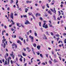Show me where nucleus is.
<instances>
[{"label":"nucleus","instance_id":"7c9ffc66","mask_svg":"<svg viewBox=\"0 0 66 66\" xmlns=\"http://www.w3.org/2000/svg\"><path fill=\"white\" fill-rule=\"evenodd\" d=\"M63 34V36H65L66 35V33H64Z\"/></svg>","mask_w":66,"mask_h":66},{"label":"nucleus","instance_id":"2f4dec72","mask_svg":"<svg viewBox=\"0 0 66 66\" xmlns=\"http://www.w3.org/2000/svg\"><path fill=\"white\" fill-rule=\"evenodd\" d=\"M20 42V41H19V40H18V41L17 42V43H19Z\"/></svg>","mask_w":66,"mask_h":66},{"label":"nucleus","instance_id":"f257e3e1","mask_svg":"<svg viewBox=\"0 0 66 66\" xmlns=\"http://www.w3.org/2000/svg\"><path fill=\"white\" fill-rule=\"evenodd\" d=\"M8 60H7V62H8L7 63V59H6V60L5 61V64H4V65L5 66V65H9V63H10V60H11V57H9V58H7Z\"/></svg>","mask_w":66,"mask_h":66},{"label":"nucleus","instance_id":"e433bc0d","mask_svg":"<svg viewBox=\"0 0 66 66\" xmlns=\"http://www.w3.org/2000/svg\"><path fill=\"white\" fill-rule=\"evenodd\" d=\"M18 0H16V4H17V3H18Z\"/></svg>","mask_w":66,"mask_h":66},{"label":"nucleus","instance_id":"1a4fd4ad","mask_svg":"<svg viewBox=\"0 0 66 66\" xmlns=\"http://www.w3.org/2000/svg\"><path fill=\"white\" fill-rule=\"evenodd\" d=\"M56 11L55 10V7L54 8V13L55 14H56Z\"/></svg>","mask_w":66,"mask_h":66},{"label":"nucleus","instance_id":"20e7f679","mask_svg":"<svg viewBox=\"0 0 66 66\" xmlns=\"http://www.w3.org/2000/svg\"><path fill=\"white\" fill-rule=\"evenodd\" d=\"M10 18H12V19H14V16H13V13H11L10 15Z\"/></svg>","mask_w":66,"mask_h":66},{"label":"nucleus","instance_id":"774afa93","mask_svg":"<svg viewBox=\"0 0 66 66\" xmlns=\"http://www.w3.org/2000/svg\"><path fill=\"white\" fill-rule=\"evenodd\" d=\"M27 63L24 64V66H27Z\"/></svg>","mask_w":66,"mask_h":66},{"label":"nucleus","instance_id":"58836bf2","mask_svg":"<svg viewBox=\"0 0 66 66\" xmlns=\"http://www.w3.org/2000/svg\"><path fill=\"white\" fill-rule=\"evenodd\" d=\"M23 17H24L26 18V17H27V16L26 15H24L23 16Z\"/></svg>","mask_w":66,"mask_h":66},{"label":"nucleus","instance_id":"2eb2a0df","mask_svg":"<svg viewBox=\"0 0 66 66\" xmlns=\"http://www.w3.org/2000/svg\"><path fill=\"white\" fill-rule=\"evenodd\" d=\"M37 48H38V50H40V46H37Z\"/></svg>","mask_w":66,"mask_h":66},{"label":"nucleus","instance_id":"bf43d9fd","mask_svg":"<svg viewBox=\"0 0 66 66\" xmlns=\"http://www.w3.org/2000/svg\"><path fill=\"white\" fill-rule=\"evenodd\" d=\"M16 25L17 26H18L19 25V23H17L16 24Z\"/></svg>","mask_w":66,"mask_h":66},{"label":"nucleus","instance_id":"09e8293b","mask_svg":"<svg viewBox=\"0 0 66 66\" xmlns=\"http://www.w3.org/2000/svg\"><path fill=\"white\" fill-rule=\"evenodd\" d=\"M50 60H51V61H53V59L50 56Z\"/></svg>","mask_w":66,"mask_h":66},{"label":"nucleus","instance_id":"de8ad7c7","mask_svg":"<svg viewBox=\"0 0 66 66\" xmlns=\"http://www.w3.org/2000/svg\"><path fill=\"white\" fill-rule=\"evenodd\" d=\"M4 28H5V29H6L7 28V27H6V26L5 25H4Z\"/></svg>","mask_w":66,"mask_h":66},{"label":"nucleus","instance_id":"f3484780","mask_svg":"<svg viewBox=\"0 0 66 66\" xmlns=\"http://www.w3.org/2000/svg\"><path fill=\"white\" fill-rule=\"evenodd\" d=\"M22 54L23 56H26L27 55L24 53H23Z\"/></svg>","mask_w":66,"mask_h":66},{"label":"nucleus","instance_id":"9b49d317","mask_svg":"<svg viewBox=\"0 0 66 66\" xmlns=\"http://www.w3.org/2000/svg\"><path fill=\"white\" fill-rule=\"evenodd\" d=\"M31 49H32V51L33 52V53H34V54L35 55V52H34V49L33 47H32L31 48Z\"/></svg>","mask_w":66,"mask_h":66},{"label":"nucleus","instance_id":"dca6fc26","mask_svg":"<svg viewBox=\"0 0 66 66\" xmlns=\"http://www.w3.org/2000/svg\"><path fill=\"white\" fill-rule=\"evenodd\" d=\"M34 58H32L31 59V63H33V59H34Z\"/></svg>","mask_w":66,"mask_h":66},{"label":"nucleus","instance_id":"a878e982","mask_svg":"<svg viewBox=\"0 0 66 66\" xmlns=\"http://www.w3.org/2000/svg\"><path fill=\"white\" fill-rule=\"evenodd\" d=\"M39 25L40 27H41V22H39Z\"/></svg>","mask_w":66,"mask_h":66},{"label":"nucleus","instance_id":"4be33fe9","mask_svg":"<svg viewBox=\"0 0 66 66\" xmlns=\"http://www.w3.org/2000/svg\"><path fill=\"white\" fill-rule=\"evenodd\" d=\"M46 6L48 8H49V5L48 4H46Z\"/></svg>","mask_w":66,"mask_h":66},{"label":"nucleus","instance_id":"aec40b11","mask_svg":"<svg viewBox=\"0 0 66 66\" xmlns=\"http://www.w3.org/2000/svg\"><path fill=\"white\" fill-rule=\"evenodd\" d=\"M20 25H21V26L22 27V28H24V25H23L22 24H20Z\"/></svg>","mask_w":66,"mask_h":66},{"label":"nucleus","instance_id":"6e6552de","mask_svg":"<svg viewBox=\"0 0 66 66\" xmlns=\"http://www.w3.org/2000/svg\"><path fill=\"white\" fill-rule=\"evenodd\" d=\"M12 46H15V48H17V45H16L15 44L13 43L12 44Z\"/></svg>","mask_w":66,"mask_h":66},{"label":"nucleus","instance_id":"bb28decb","mask_svg":"<svg viewBox=\"0 0 66 66\" xmlns=\"http://www.w3.org/2000/svg\"><path fill=\"white\" fill-rule=\"evenodd\" d=\"M32 13H28V15L29 16L30 15H32Z\"/></svg>","mask_w":66,"mask_h":66},{"label":"nucleus","instance_id":"13d9d810","mask_svg":"<svg viewBox=\"0 0 66 66\" xmlns=\"http://www.w3.org/2000/svg\"><path fill=\"white\" fill-rule=\"evenodd\" d=\"M3 40L4 41V42H5L6 41V39H3Z\"/></svg>","mask_w":66,"mask_h":66},{"label":"nucleus","instance_id":"37998d69","mask_svg":"<svg viewBox=\"0 0 66 66\" xmlns=\"http://www.w3.org/2000/svg\"><path fill=\"white\" fill-rule=\"evenodd\" d=\"M42 65H46V64H45V63H42Z\"/></svg>","mask_w":66,"mask_h":66},{"label":"nucleus","instance_id":"e2e57ef3","mask_svg":"<svg viewBox=\"0 0 66 66\" xmlns=\"http://www.w3.org/2000/svg\"><path fill=\"white\" fill-rule=\"evenodd\" d=\"M26 49H27L28 50H30V49H29V47H27Z\"/></svg>","mask_w":66,"mask_h":66},{"label":"nucleus","instance_id":"b1692460","mask_svg":"<svg viewBox=\"0 0 66 66\" xmlns=\"http://www.w3.org/2000/svg\"><path fill=\"white\" fill-rule=\"evenodd\" d=\"M33 46L34 47H36V44H34L33 45Z\"/></svg>","mask_w":66,"mask_h":66},{"label":"nucleus","instance_id":"79ce46f5","mask_svg":"<svg viewBox=\"0 0 66 66\" xmlns=\"http://www.w3.org/2000/svg\"><path fill=\"white\" fill-rule=\"evenodd\" d=\"M60 39V38L59 37H58L57 39V41H58Z\"/></svg>","mask_w":66,"mask_h":66},{"label":"nucleus","instance_id":"864d4df0","mask_svg":"<svg viewBox=\"0 0 66 66\" xmlns=\"http://www.w3.org/2000/svg\"><path fill=\"white\" fill-rule=\"evenodd\" d=\"M40 19L41 20H43V18H42V17H40Z\"/></svg>","mask_w":66,"mask_h":66},{"label":"nucleus","instance_id":"4d7b16f0","mask_svg":"<svg viewBox=\"0 0 66 66\" xmlns=\"http://www.w3.org/2000/svg\"><path fill=\"white\" fill-rule=\"evenodd\" d=\"M44 22V23H46V22H47V21H43Z\"/></svg>","mask_w":66,"mask_h":66},{"label":"nucleus","instance_id":"49530a36","mask_svg":"<svg viewBox=\"0 0 66 66\" xmlns=\"http://www.w3.org/2000/svg\"><path fill=\"white\" fill-rule=\"evenodd\" d=\"M19 39H20L22 38L20 36H19Z\"/></svg>","mask_w":66,"mask_h":66},{"label":"nucleus","instance_id":"0e129e2a","mask_svg":"<svg viewBox=\"0 0 66 66\" xmlns=\"http://www.w3.org/2000/svg\"><path fill=\"white\" fill-rule=\"evenodd\" d=\"M27 34H28V35H29V31L27 32Z\"/></svg>","mask_w":66,"mask_h":66},{"label":"nucleus","instance_id":"473e14b6","mask_svg":"<svg viewBox=\"0 0 66 66\" xmlns=\"http://www.w3.org/2000/svg\"><path fill=\"white\" fill-rule=\"evenodd\" d=\"M61 7H63V4H61L60 5Z\"/></svg>","mask_w":66,"mask_h":66},{"label":"nucleus","instance_id":"423d86ee","mask_svg":"<svg viewBox=\"0 0 66 66\" xmlns=\"http://www.w3.org/2000/svg\"><path fill=\"white\" fill-rule=\"evenodd\" d=\"M43 39H47V37H46V35H44L43 37Z\"/></svg>","mask_w":66,"mask_h":66},{"label":"nucleus","instance_id":"5fc2aeb1","mask_svg":"<svg viewBox=\"0 0 66 66\" xmlns=\"http://www.w3.org/2000/svg\"><path fill=\"white\" fill-rule=\"evenodd\" d=\"M6 55L7 56H9V54H8V53H6Z\"/></svg>","mask_w":66,"mask_h":66},{"label":"nucleus","instance_id":"cd10ccee","mask_svg":"<svg viewBox=\"0 0 66 66\" xmlns=\"http://www.w3.org/2000/svg\"><path fill=\"white\" fill-rule=\"evenodd\" d=\"M54 62H55V63L56 62H57V61L55 59H54Z\"/></svg>","mask_w":66,"mask_h":66},{"label":"nucleus","instance_id":"a18cd8bd","mask_svg":"<svg viewBox=\"0 0 66 66\" xmlns=\"http://www.w3.org/2000/svg\"><path fill=\"white\" fill-rule=\"evenodd\" d=\"M46 35H49L48 33V31H46Z\"/></svg>","mask_w":66,"mask_h":66},{"label":"nucleus","instance_id":"ea45409f","mask_svg":"<svg viewBox=\"0 0 66 66\" xmlns=\"http://www.w3.org/2000/svg\"><path fill=\"white\" fill-rule=\"evenodd\" d=\"M15 24V23L13 22H12V24H11V25L12 26V25H13V24Z\"/></svg>","mask_w":66,"mask_h":66},{"label":"nucleus","instance_id":"f8f14e48","mask_svg":"<svg viewBox=\"0 0 66 66\" xmlns=\"http://www.w3.org/2000/svg\"><path fill=\"white\" fill-rule=\"evenodd\" d=\"M36 16L37 17L38 16H40V14H39L38 13H36Z\"/></svg>","mask_w":66,"mask_h":66},{"label":"nucleus","instance_id":"f704fd0d","mask_svg":"<svg viewBox=\"0 0 66 66\" xmlns=\"http://www.w3.org/2000/svg\"><path fill=\"white\" fill-rule=\"evenodd\" d=\"M45 6H42V9H45Z\"/></svg>","mask_w":66,"mask_h":66},{"label":"nucleus","instance_id":"c03bdc74","mask_svg":"<svg viewBox=\"0 0 66 66\" xmlns=\"http://www.w3.org/2000/svg\"><path fill=\"white\" fill-rule=\"evenodd\" d=\"M52 53L53 54H54V52L53 51H52Z\"/></svg>","mask_w":66,"mask_h":66},{"label":"nucleus","instance_id":"72a5a7b5","mask_svg":"<svg viewBox=\"0 0 66 66\" xmlns=\"http://www.w3.org/2000/svg\"><path fill=\"white\" fill-rule=\"evenodd\" d=\"M40 55L41 57H43V55L42 54H40Z\"/></svg>","mask_w":66,"mask_h":66},{"label":"nucleus","instance_id":"3c124183","mask_svg":"<svg viewBox=\"0 0 66 66\" xmlns=\"http://www.w3.org/2000/svg\"><path fill=\"white\" fill-rule=\"evenodd\" d=\"M10 7H9L7 8V10H8V11H10Z\"/></svg>","mask_w":66,"mask_h":66},{"label":"nucleus","instance_id":"c756f323","mask_svg":"<svg viewBox=\"0 0 66 66\" xmlns=\"http://www.w3.org/2000/svg\"><path fill=\"white\" fill-rule=\"evenodd\" d=\"M19 60L21 62H22V58H20V59Z\"/></svg>","mask_w":66,"mask_h":66},{"label":"nucleus","instance_id":"052dcab7","mask_svg":"<svg viewBox=\"0 0 66 66\" xmlns=\"http://www.w3.org/2000/svg\"><path fill=\"white\" fill-rule=\"evenodd\" d=\"M1 26L2 27H3V26H4V24H1Z\"/></svg>","mask_w":66,"mask_h":66},{"label":"nucleus","instance_id":"c85d7f7f","mask_svg":"<svg viewBox=\"0 0 66 66\" xmlns=\"http://www.w3.org/2000/svg\"><path fill=\"white\" fill-rule=\"evenodd\" d=\"M53 17L54 18V20H55V19H55V15H53Z\"/></svg>","mask_w":66,"mask_h":66},{"label":"nucleus","instance_id":"412c9836","mask_svg":"<svg viewBox=\"0 0 66 66\" xmlns=\"http://www.w3.org/2000/svg\"><path fill=\"white\" fill-rule=\"evenodd\" d=\"M14 61H12V60H11V64H13L14 63Z\"/></svg>","mask_w":66,"mask_h":66},{"label":"nucleus","instance_id":"8fccbe9b","mask_svg":"<svg viewBox=\"0 0 66 66\" xmlns=\"http://www.w3.org/2000/svg\"><path fill=\"white\" fill-rule=\"evenodd\" d=\"M2 61L3 62H4V59H3L2 60Z\"/></svg>","mask_w":66,"mask_h":66},{"label":"nucleus","instance_id":"4468645a","mask_svg":"<svg viewBox=\"0 0 66 66\" xmlns=\"http://www.w3.org/2000/svg\"><path fill=\"white\" fill-rule=\"evenodd\" d=\"M25 12H26V13H27V12L29 10L27 9V8H25Z\"/></svg>","mask_w":66,"mask_h":66},{"label":"nucleus","instance_id":"4c0bfd02","mask_svg":"<svg viewBox=\"0 0 66 66\" xmlns=\"http://www.w3.org/2000/svg\"><path fill=\"white\" fill-rule=\"evenodd\" d=\"M51 35H52V36H53V34L52 32H51Z\"/></svg>","mask_w":66,"mask_h":66},{"label":"nucleus","instance_id":"a19ab883","mask_svg":"<svg viewBox=\"0 0 66 66\" xmlns=\"http://www.w3.org/2000/svg\"><path fill=\"white\" fill-rule=\"evenodd\" d=\"M29 32H30V33H32V30H29Z\"/></svg>","mask_w":66,"mask_h":66},{"label":"nucleus","instance_id":"0eeeda50","mask_svg":"<svg viewBox=\"0 0 66 66\" xmlns=\"http://www.w3.org/2000/svg\"><path fill=\"white\" fill-rule=\"evenodd\" d=\"M57 54H58V55H59V59H60V60H61V55L60 54H59V53L57 52Z\"/></svg>","mask_w":66,"mask_h":66},{"label":"nucleus","instance_id":"a211bd4d","mask_svg":"<svg viewBox=\"0 0 66 66\" xmlns=\"http://www.w3.org/2000/svg\"><path fill=\"white\" fill-rule=\"evenodd\" d=\"M34 34L35 36H37V33L36 32H35L34 33Z\"/></svg>","mask_w":66,"mask_h":66},{"label":"nucleus","instance_id":"c9c22d12","mask_svg":"<svg viewBox=\"0 0 66 66\" xmlns=\"http://www.w3.org/2000/svg\"><path fill=\"white\" fill-rule=\"evenodd\" d=\"M26 42H28L29 41V39H28V38H27L26 39Z\"/></svg>","mask_w":66,"mask_h":66},{"label":"nucleus","instance_id":"f03ea898","mask_svg":"<svg viewBox=\"0 0 66 66\" xmlns=\"http://www.w3.org/2000/svg\"><path fill=\"white\" fill-rule=\"evenodd\" d=\"M43 27L45 28V29H47L48 28V24H46V23H44V24H43Z\"/></svg>","mask_w":66,"mask_h":66},{"label":"nucleus","instance_id":"69168bd1","mask_svg":"<svg viewBox=\"0 0 66 66\" xmlns=\"http://www.w3.org/2000/svg\"><path fill=\"white\" fill-rule=\"evenodd\" d=\"M40 64V61H39V62L38 63V65H39Z\"/></svg>","mask_w":66,"mask_h":66},{"label":"nucleus","instance_id":"9d476101","mask_svg":"<svg viewBox=\"0 0 66 66\" xmlns=\"http://www.w3.org/2000/svg\"><path fill=\"white\" fill-rule=\"evenodd\" d=\"M31 3V2L30 1H26V3Z\"/></svg>","mask_w":66,"mask_h":66},{"label":"nucleus","instance_id":"603ef678","mask_svg":"<svg viewBox=\"0 0 66 66\" xmlns=\"http://www.w3.org/2000/svg\"><path fill=\"white\" fill-rule=\"evenodd\" d=\"M12 56L13 59H14V57H15V56H14V55H13Z\"/></svg>","mask_w":66,"mask_h":66},{"label":"nucleus","instance_id":"7ed1b4c3","mask_svg":"<svg viewBox=\"0 0 66 66\" xmlns=\"http://www.w3.org/2000/svg\"><path fill=\"white\" fill-rule=\"evenodd\" d=\"M29 37L31 39L32 42H34V37H33L31 36V35H30L29 36Z\"/></svg>","mask_w":66,"mask_h":66},{"label":"nucleus","instance_id":"5701e85b","mask_svg":"<svg viewBox=\"0 0 66 66\" xmlns=\"http://www.w3.org/2000/svg\"><path fill=\"white\" fill-rule=\"evenodd\" d=\"M64 44H66V39H65L64 40Z\"/></svg>","mask_w":66,"mask_h":66},{"label":"nucleus","instance_id":"39448f33","mask_svg":"<svg viewBox=\"0 0 66 66\" xmlns=\"http://www.w3.org/2000/svg\"><path fill=\"white\" fill-rule=\"evenodd\" d=\"M25 24H30V22L28 20H26V22L25 23Z\"/></svg>","mask_w":66,"mask_h":66},{"label":"nucleus","instance_id":"ddd939ff","mask_svg":"<svg viewBox=\"0 0 66 66\" xmlns=\"http://www.w3.org/2000/svg\"><path fill=\"white\" fill-rule=\"evenodd\" d=\"M6 46V44H5V43H4V44L3 47L4 48H5Z\"/></svg>","mask_w":66,"mask_h":66},{"label":"nucleus","instance_id":"680f3d73","mask_svg":"<svg viewBox=\"0 0 66 66\" xmlns=\"http://www.w3.org/2000/svg\"><path fill=\"white\" fill-rule=\"evenodd\" d=\"M17 15H18V14H17V13H15L14 14L15 16H17Z\"/></svg>","mask_w":66,"mask_h":66},{"label":"nucleus","instance_id":"6e6d98bb","mask_svg":"<svg viewBox=\"0 0 66 66\" xmlns=\"http://www.w3.org/2000/svg\"><path fill=\"white\" fill-rule=\"evenodd\" d=\"M23 42L24 43V44H25L26 43V41L25 40V39H24L23 40Z\"/></svg>","mask_w":66,"mask_h":66},{"label":"nucleus","instance_id":"393cba45","mask_svg":"<svg viewBox=\"0 0 66 66\" xmlns=\"http://www.w3.org/2000/svg\"><path fill=\"white\" fill-rule=\"evenodd\" d=\"M55 36H57V37H59V36H59V34H57Z\"/></svg>","mask_w":66,"mask_h":66},{"label":"nucleus","instance_id":"338daca9","mask_svg":"<svg viewBox=\"0 0 66 66\" xmlns=\"http://www.w3.org/2000/svg\"><path fill=\"white\" fill-rule=\"evenodd\" d=\"M63 22H64V21H63V20H61V23H63Z\"/></svg>","mask_w":66,"mask_h":66},{"label":"nucleus","instance_id":"6ab92c4d","mask_svg":"<svg viewBox=\"0 0 66 66\" xmlns=\"http://www.w3.org/2000/svg\"><path fill=\"white\" fill-rule=\"evenodd\" d=\"M10 1L11 2H10V3H11V4H12V3H13L14 2V1H13V0H11Z\"/></svg>","mask_w":66,"mask_h":66}]
</instances>
